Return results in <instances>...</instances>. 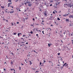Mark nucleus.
Here are the masks:
<instances>
[{"instance_id":"f257e3e1","label":"nucleus","mask_w":73,"mask_h":73,"mask_svg":"<svg viewBox=\"0 0 73 73\" xmlns=\"http://www.w3.org/2000/svg\"><path fill=\"white\" fill-rule=\"evenodd\" d=\"M21 44H19L20 45V46H25V45L23 43H25V42H20Z\"/></svg>"},{"instance_id":"f03ea898","label":"nucleus","mask_w":73,"mask_h":73,"mask_svg":"<svg viewBox=\"0 0 73 73\" xmlns=\"http://www.w3.org/2000/svg\"><path fill=\"white\" fill-rule=\"evenodd\" d=\"M26 3L27 4H28V6H29V7H31V6H32V4L31 3V2L28 1V2H26Z\"/></svg>"},{"instance_id":"7ed1b4c3","label":"nucleus","mask_w":73,"mask_h":73,"mask_svg":"<svg viewBox=\"0 0 73 73\" xmlns=\"http://www.w3.org/2000/svg\"><path fill=\"white\" fill-rule=\"evenodd\" d=\"M59 45V44L58 43H56L55 44V45L56 46H58Z\"/></svg>"},{"instance_id":"20e7f679","label":"nucleus","mask_w":73,"mask_h":73,"mask_svg":"<svg viewBox=\"0 0 73 73\" xmlns=\"http://www.w3.org/2000/svg\"><path fill=\"white\" fill-rule=\"evenodd\" d=\"M66 21L67 22L69 21V19H66Z\"/></svg>"},{"instance_id":"39448f33","label":"nucleus","mask_w":73,"mask_h":73,"mask_svg":"<svg viewBox=\"0 0 73 73\" xmlns=\"http://www.w3.org/2000/svg\"><path fill=\"white\" fill-rule=\"evenodd\" d=\"M45 12H44V16H46L47 15H46V11H45Z\"/></svg>"},{"instance_id":"423d86ee","label":"nucleus","mask_w":73,"mask_h":73,"mask_svg":"<svg viewBox=\"0 0 73 73\" xmlns=\"http://www.w3.org/2000/svg\"><path fill=\"white\" fill-rule=\"evenodd\" d=\"M70 16H69L70 18H72L73 19V15H70Z\"/></svg>"},{"instance_id":"0eeeda50","label":"nucleus","mask_w":73,"mask_h":73,"mask_svg":"<svg viewBox=\"0 0 73 73\" xmlns=\"http://www.w3.org/2000/svg\"><path fill=\"white\" fill-rule=\"evenodd\" d=\"M29 62H30V65H31L32 64V62L31 61H29Z\"/></svg>"},{"instance_id":"6e6552de","label":"nucleus","mask_w":73,"mask_h":73,"mask_svg":"<svg viewBox=\"0 0 73 73\" xmlns=\"http://www.w3.org/2000/svg\"><path fill=\"white\" fill-rule=\"evenodd\" d=\"M20 35H22V34L21 33H18V36H20Z\"/></svg>"},{"instance_id":"1a4fd4ad","label":"nucleus","mask_w":73,"mask_h":73,"mask_svg":"<svg viewBox=\"0 0 73 73\" xmlns=\"http://www.w3.org/2000/svg\"><path fill=\"white\" fill-rule=\"evenodd\" d=\"M25 47L24 48L25 49H26V50H28V48H27L26 46H25Z\"/></svg>"},{"instance_id":"9d476101","label":"nucleus","mask_w":73,"mask_h":73,"mask_svg":"<svg viewBox=\"0 0 73 73\" xmlns=\"http://www.w3.org/2000/svg\"><path fill=\"white\" fill-rule=\"evenodd\" d=\"M66 63H65L64 64H63V66H65V65H66Z\"/></svg>"},{"instance_id":"9b49d317","label":"nucleus","mask_w":73,"mask_h":73,"mask_svg":"<svg viewBox=\"0 0 73 73\" xmlns=\"http://www.w3.org/2000/svg\"><path fill=\"white\" fill-rule=\"evenodd\" d=\"M68 64H66V65L65 66H66V68H68Z\"/></svg>"},{"instance_id":"f8f14e48","label":"nucleus","mask_w":73,"mask_h":73,"mask_svg":"<svg viewBox=\"0 0 73 73\" xmlns=\"http://www.w3.org/2000/svg\"><path fill=\"white\" fill-rule=\"evenodd\" d=\"M44 62H43L42 63V65H41V66H44Z\"/></svg>"},{"instance_id":"ddd939ff","label":"nucleus","mask_w":73,"mask_h":73,"mask_svg":"<svg viewBox=\"0 0 73 73\" xmlns=\"http://www.w3.org/2000/svg\"><path fill=\"white\" fill-rule=\"evenodd\" d=\"M63 1H65V3H66V2L67 1V0H63Z\"/></svg>"},{"instance_id":"4468645a","label":"nucleus","mask_w":73,"mask_h":73,"mask_svg":"<svg viewBox=\"0 0 73 73\" xmlns=\"http://www.w3.org/2000/svg\"><path fill=\"white\" fill-rule=\"evenodd\" d=\"M8 2H9L10 3H12L11 2V0H8Z\"/></svg>"},{"instance_id":"2eb2a0df","label":"nucleus","mask_w":73,"mask_h":73,"mask_svg":"<svg viewBox=\"0 0 73 73\" xmlns=\"http://www.w3.org/2000/svg\"><path fill=\"white\" fill-rule=\"evenodd\" d=\"M48 46L49 47H50V44L48 43Z\"/></svg>"},{"instance_id":"dca6fc26","label":"nucleus","mask_w":73,"mask_h":73,"mask_svg":"<svg viewBox=\"0 0 73 73\" xmlns=\"http://www.w3.org/2000/svg\"><path fill=\"white\" fill-rule=\"evenodd\" d=\"M19 70H21V68L20 66L19 67Z\"/></svg>"},{"instance_id":"f3484780","label":"nucleus","mask_w":73,"mask_h":73,"mask_svg":"<svg viewBox=\"0 0 73 73\" xmlns=\"http://www.w3.org/2000/svg\"><path fill=\"white\" fill-rule=\"evenodd\" d=\"M33 24H34V23H33V24H31L30 25H31V26H32V27H34V26H33Z\"/></svg>"},{"instance_id":"a211bd4d","label":"nucleus","mask_w":73,"mask_h":73,"mask_svg":"<svg viewBox=\"0 0 73 73\" xmlns=\"http://www.w3.org/2000/svg\"><path fill=\"white\" fill-rule=\"evenodd\" d=\"M64 68V66H63L60 67L61 69H62V68Z\"/></svg>"},{"instance_id":"6ab92c4d","label":"nucleus","mask_w":73,"mask_h":73,"mask_svg":"<svg viewBox=\"0 0 73 73\" xmlns=\"http://www.w3.org/2000/svg\"><path fill=\"white\" fill-rule=\"evenodd\" d=\"M63 16H64V17H66V14L63 15Z\"/></svg>"},{"instance_id":"aec40b11","label":"nucleus","mask_w":73,"mask_h":73,"mask_svg":"<svg viewBox=\"0 0 73 73\" xmlns=\"http://www.w3.org/2000/svg\"><path fill=\"white\" fill-rule=\"evenodd\" d=\"M16 34H17V33H14L13 34V35H16Z\"/></svg>"},{"instance_id":"412c9836","label":"nucleus","mask_w":73,"mask_h":73,"mask_svg":"<svg viewBox=\"0 0 73 73\" xmlns=\"http://www.w3.org/2000/svg\"><path fill=\"white\" fill-rule=\"evenodd\" d=\"M57 20H60V19L58 17Z\"/></svg>"},{"instance_id":"4be33fe9","label":"nucleus","mask_w":73,"mask_h":73,"mask_svg":"<svg viewBox=\"0 0 73 73\" xmlns=\"http://www.w3.org/2000/svg\"><path fill=\"white\" fill-rule=\"evenodd\" d=\"M33 52H35V53H37V52H36L35 50H34L33 51Z\"/></svg>"},{"instance_id":"5701e85b","label":"nucleus","mask_w":73,"mask_h":73,"mask_svg":"<svg viewBox=\"0 0 73 73\" xmlns=\"http://www.w3.org/2000/svg\"><path fill=\"white\" fill-rule=\"evenodd\" d=\"M70 5H71L70 4H67V6L69 7V6H70Z\"/></svg>"},{"instance_id":"b1692460","label":"nucleus","mask_w":73,"mask_h":73,"mask_svg":"<svg viewBox=\"0 0 73 73\" xmlns=\"http://www.w3.org/2000/svg\"><path fill=\"white\" fill-rule=\"evenodd\" d=\"M10 13H13V12H14V11H11L9 12Z\"/></svg>"},{"instance_id":"393cba45","label":"nucleus","mask_w":73,"mask_h":73,"mask_svg":"<svg viewBox=\"0 0 73 73\" xmlns=\"http://www.w3.org/2000/svg\"><path fill=\"white\" fill-rule=\"evenodd\" d=\"M10 4H12V3H8V5H10Z\"/></svg>"},{"instance_id":"a878e982","label":"nucleus","mask_w":73,"mask_h":73,"mask_svg":"<svg viewBox=\"0 0 73 73\" xmlns=\"http://www.w3.org/2000/svg\"><path fill=\"white\" fill-rule=\"evenodd\" d=\"M69 26L70 27H71V26H72V23H70Z\"/></svg>"},{"instance_id":"bb28decb","label":"nucleus","mask_w":73,"mask_h":73,"mask_svg":"<svg viewBox=\"0 0 73 73\" xmlns=\"http://www.w3.org/2000/svg\"><path fill=\"white\" fill-rule=\"evenodd\" d=\"M1 8H5V7H4L3 6H1Z\"/></svg>"},{"instance_id":"cd10ccee","label":"nucleus","mask_w":73,"mask_h":73,"mask_svg":"<svg viewBox=\"0 0 73 73\" xmlns=\"http://www.w3.org/2000/svg\"><path fill=\"white\" fill-rule=\"evenodd\" d=\"M50 3H53V0H51V1H50Z\"/></svg>"},{"instance_id":"c85d7f7f","label":"nucleus","mask_w":73,"mask_h":73,"mask_svg":"<svg viewBox=\"0 0 73 73\" xmlns=\"http://www.w3.org/2000/svg\"><path fill=\"white\" fill-rule=\"evenodd\" d=\"M36 31H37V32H38V29H36Z\"/></svg>"},{"instance_id":"c756f323","label":"nucleus","mask_w":73,"mask_h":73,"mask_svg":"<svg viewBox=\"0 0 73 73\" xmlns=\"http://www.w3.org/2000/svg\"><path fill=\"white\" fill-rule=\"evenodd\" d=\"M60 36L61 37H62V35L60 34Z\"/></svg>"},{"instance_id":"7c9ffc66","label":"nucleus","mask_w":73,"mask_h":73,"mask_svg":"<svg viewBox=\"0 0 73 73\" xmlns=\"http://www.w3.org/2000/svg\"><path fill=\"white\" fill-rule=\"evenodd\" d=\"M11 64H13V61H12L11 62Z\"/></svg>"},{"instance_id":"2f4dec72","label":"nucleus","mask_w":73,"mask_h":73,"mask_svg":"<svg viewBox=\"0 0 73 73\" xmlns=\"http://www.w3.org/2000/svg\"><path fill=\"white\" fill-rule=\"evenodd\" d=\"M30 33H31V34H33V31H31Z\"/></svg>"},{"instance_id":"473e14b6","label":"nucleus","mask_w":73,"mask_h":73,"mask_svg":"<svg viewBox=\"0 0 73 73\" xmlns=\"http://www.w3.org/2000/svg\"><path fill=\"white\" fill-rule=\"evenodd\" d=\"M32 69H33V70H35V69H36V68H33Z\"/></svg>"},{"instance_id":"72a5a7b5","label":"nucleus","mask_w":73,"mask_h":73,"mask_svg":"<svg viewBox=\"0 0 73 73\" xmlns=\"http://www.w3.org/2000/svg\"><path fill=\"white\" fill-rule=\"evenodd\" d=\"M42 64V63H41V62H40V65H41Z\"/></svg>"},{"instance_id":"f704fd0d","label":"nucleus","mask_w":73,"mask_h":73,"mask_svg":"<svg viewBox=\"0 0 73 73\" xmlns=\"http://www.w3.org/2000/svg\"><path fill=\"white\" fill-rule=\"evenodd\" d=\"M67 5V6H68V4L67 3L64 4V5Z\"/></svg>"},{"instance_id":"c9c22d12","label":"nucleus","mask_w":73,"mask_h":73,"mask_svg":"<svg viewBox=\"0 0 73 73\" xmlns=\"http://www.w3.org/2000/svg\"><path fill=\"white\" fill-rule=\"evenodd\" d=\"M23 37H26V35H23Z\"/></svg>"},{"instance_id":"e433bc0d","label":"nucleus","mask_w":73,"mask_h":73,"mask_svg":"<svg viewBox=\"0 0 73 73\" xmlns=\"http://www.w3.org/2000/svg\"><path fill=\"white\" fill-rule=\"evenodd\" d=\"M8 7H11V6H10V5H8Z\"/></svg>"},{"instance_id":"4c0bfd02","label":"nucleus","mask_w":73,"mask_h":73,"mask_svg":"<svg viewBox=\"0 0 73 73\" xmlns=\"http://www.w3.org/2000/svg\"><path fill=\"white\" fill-rule=\"evenodd\" d=\"M71 41L72 42V44H73V40H72Z\"/></svg>"},{"instance_id":"58836bf2","label":"nucleus","mask_w":73,"mask_h":73,"mask_svg":"<svg viewBox=\"0 0 73 73\" xmlns=\"http://www.w3.org/2000/svg\"><path fill=\"white\" fill-rule=\"evenodd\" d=\"M60 53H58V55H60Z\"/></svg>"},{"instance_id":"ea45409f","label":"nucleus","mask_w":73,"mask_h":73,"mask_svg":"<svg viewBox=\"0 0 73 73\" xmlns=\"http://www.w3.org/2000/svg\"><path fill=\"white\" fill-rule=\"evenodd\" d=\"M44 31H42V33L43 34H44Z\"/></svg>"},{"instance_id":"a19ab883","label":"nucleus","mask_w":73,"mask_h":73,"mask_svg":"<svg viewBox=\"0 0 73 73\" xmlns=\"http://www.w3.org/2000/svg\"><path fill=\"white\" fill-rule=\"evenodd\" d=\"M60 60H61V61H62V58H60Z\"/></svg>"},{"instance_id":"79ce46f5","label":"nucleus","mask_w":73,"mask_h":73,"mask_svg":"<svg viewBox=\"0 0 73 73\" xmlns=\"http://www.w3.org/2000/svg\"><path fill=\"white\" fill-rule=\"evenodd\" d=\"M43 61H44V62H46V60H43Z\"/></svg>"},{"instance_id":"37998d69","label":"nucleus","mask_w":73,"mask_h":73,"mask_svg":"<svg viewBox=\"0 0 73 73\" xmlns=\"http://www.w3.org/2000/svg\"><path fill=\"white\" fill-rule=\"evenodd\" d=\"M12 25L13 26V23H11Z\"/></svg>"},{"instance_id":"c03bdc74","label":"nucleus","mask_w":73,"mask_h":73,"mask_svg":"<svg viewBox=\"0 0 73 73\" xmlns=\"http://www.w3.org/2000/svg\"><path fill=\"white\" fill-rule=\"evenodd\" d=\"M49 20H52V19H51V18H50L49 19Z\"/></svg>"},{"instance_id":"a18cd8bd","label":"nucleus","mask_w":73,"mask_h":73,"mask_svg":"<svg viewBox=\"0 0 73 73\" xmlns=\"http://www.w3.org/2000/svg\"><path fill=\"white\" fill-rule=\"evenodd\" d=\"M3 69L4 71H5V70H6L5 68H3Z\"/></svg>"},{"instance_id":"49530a36","label":"nucleus","mask_w":73,"mask_h":73,"mask_svg":"<svg viewBox=\"0 0 73 73\" xmlns=\"http://www.w3.org/2000/svg\"><path fill=\"white\" fill-rule=\"evenodd\" d=\"M41 24H42V25H44V23H41Z\"/></svg>"},{"instance_id":"de8ad7c7","label":"nucleus","mask_w":73,"mask_h":73,"mask_svg":"<svg viewBox=\"0 0 73 73\" xmlns=\"http://www.w3.org/2000/svg\"><path fill=\"white\" fill-rule=\"evenodd\" d=\"M26 44L27 45H28V42H26Z\"/></svg>"},{"instance_id":"09e8293b","label":"nucleus","mask_w":73,"mask_h":73,"mask_svg":"<svg viewBox=\"0 0 73 73\" xmlns=\"http://www.w3.org/2000/svg\"><path fill=\"white\" fill-rule=\"evenodd\" d=\"M36 36H38V34H37L36 35Z\"/></svg>"},{"instance_id":"8fccbe9b","label":"nucleus","mask_w":73,"mask_h":73,"mask_svg":"<svg viewBox=\"0 0 73 73\" xmlns=\"http://www.w3.org/2000/svg\"><path fill=\"white\" fill-rule=\"evenodd\" d=\"M49 62L50 63V62H51V64L52 63V62H50V61H49Z\"/></svg>"},{"instance_id":"3c124183","label":"nucleus","mask_w":73,"mask_h":73,"mask_svg":"<svg viewBox=\"0 0 73 73\" xmlns=\"http://www.w3.org/2000/svg\"><path fill=\"white\" fill-rule=\"evenodd\" d=\"M36 25H38V24L37 23H37H36Z\"/></svg>"},{"instance_id":"603ef678","label":"nucleus","mask_w":73,"mask_h":73,"mask_svg":"<svg viewBox=\"0 0 73 73\" xmlns=\"http://www.w3.org/2000/svg\"><path fill=\"white\" fill-rule=\"evenodd\" d=\"M70 35H71V36H73V34H71Z\"/></svg>"},{"instance_id":"864d4df0","label":"nucleus","mask_w":73,"mask_h":73,"mask_svg":"<svg viewBox=\"0 0 73 73\" xmlns=\"http://www.w3.org/2000/svg\"><path fill=\"white\" fill-rule=\"evenodd\" d=\"M37 72H38V71H36L35 73H37Z\"/></svg>"},{"instance_id":"5fc2aeb1","label":"nucleus","mask_w":73,"mask_h":73,"mask_svg":"<svg viewBox=\"0 0 73 73\" xmlns=\"http://www.w3.org/2000/svg\"><path fill=\"white\" fill-rule=\"evenodd\" d=\"M33 20L35 21V18H33Z\"/></svg>"},{"instance_id":"6e6d98bb","label":"nucleus","mask_w":73,"mask_h":73,"mask_svg":"<svg viewBox=\"0 0 73 73\" xmlns=\"http://www.w3.org/2000/svg\"><path fill=\"white\" fill-rule=\"evenodd\" d=\"M60 4V2L58 3V4L56 3V5H57V4Z\"/></svg>"},{"instance_id":"4d7b16f0","label":"nucleus","mask_w":73,"mask_h":73,"mask_svg":"<svg viewBox=\"0 0 73 73\" xmlns=\"http://www.w3.org/2000/svg\"><path fill=\"white\" fill-rule=\"evenodd\" d=\"M53 13H54V14L55 13V12H54V11H53Z\"/></svg>"},{"instance_id":"13d9d810","label":"nucleus","mask_w":73,"mask_h":73,"mask_svg":"<svg viewBox=\"0 0 73 73\" xmlns=\"http://www.w3.org/2000/svg\"><path fill=\"white\" fill-rule=\"evenodd\" d=\"M13 70H14V72H15V70L13 68Z\"/></svg>"},{"instance_id":"bf43d9fd","label":"nucleus","mask_w":73,"mask_h":73,"mask_svg":"<svg viewBox=\"0 0 73 73\" xmlns=\"http://www.w3.org/2000/svg\"><path fill=\"white\" fill-rule=\"evenodd\" d=\"M63 34H64V35H65V32H64L63 33Z\"/></svg>"},{"instance_id":"052dcab7","label":"nucleus","mask_w":73,"mask_h":73,"mask_svg":"<svg viewBox=\"0 0 73 73\" xmlns=\"http://www.w3.org/2000/svg\"><path fill=\"white\" fill-rule=\"evenodd\" d=\"M11 71H12V70H13V69H11Z\"/></svg>"},{"instance_id":"680f3d73","label":"nucleus","mask_w":73,"mask_h":73,"mask_svg":"<svg viewBox=\"0 0 73 73\" xmlns=\"http://www.w3.org/2000/svg\"><path fill=\"white\" fill-rule=\"evenodd\" d=\"M28 55H29L27 56H30V54H28Z\"/></svg>"},{"instance_id":"e2e57ef3","label":"nucleus","mask_w":73,"mask_h":73,"mask_svg":"<svg viewBox=\"0 0 73 73\" xmlns=\"http://www.w3.org/2000/svg\"><path fill=\"white\" fill-rule=\"evenodd\" d=\"M17 24H19V22H17Z\"/></svg>"},{"instance_id":"0e129e2a","label":"nucleus","mask_w":73,"mask_h":73,"mask_svg":"<svg viewBox=\"0 0 73 73\" xmlns=\"http://www.w3.org/2000/svg\"><path fill=\"white\" fill-rule=\"evenodd\" d=\"M50 6H52V4L50 5Z\"/></svg>"},{"instance_id":"69168bd1","label":"nucleus","mask_w":73,"mask_h":73,"mask_svg":"<svg viewBox=\"0 0 73 73\" xmlns=\"http://www.w3.org/2000/svg\"><path fill=\"white\" fill-rule=\"evenodd\" d=\"M31 1H34V0H31Z\"/></svg>"},{"instance_id":"338daca9","label":"nucleus","mask_w":73,"mask_h":73,"mask_svg":"<svg viewBox=\"0 0 73 73\" xmlns=\"http://www.w3.org/2000/svg\"><path fill=\"white\" fill-rule=\"evenodd\" d=\"M60 64H58L57 65V66H60Z\"/></svg>"},{"instance_id":"774afa93","label":"nucleus","mask_w":73,"mask_h":73,"mask_svg":"<svg viewBox=\"0 0 73 73\" xmlns=\"http://www.w3.org/2000/svg\"><path fill=\"white\" fill-rule=\"evenodd\" d=\"M13 73H16V72L14 71V72H13Z\"/></svg>"}]
</instances>
